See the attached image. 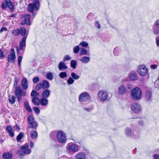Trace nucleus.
<instances>
[{
	"mask_svg": "<svg viewBox=\"0 0 159 159\" xmlns=\"http://www.w3.org/2000/svg\"><path fill=\"white\" fill-rule=\"evenodd\" d=\"M20 33L21 35L23 36V38L21 41L19 43V48H17V51L19 50H21L25 48L26 44V41L27 37V34H26V30L25 28L21 27L20 29Z\"/></svg>",
	"mask_w": 159,
	"mask_h": 159,
	"instance_id": "1",
	"label": "nucleus"
},
{
	"mask_svg": "<svg viewBox=\"0 0 159 159\" xmlns=\"http://www.w3.org/2000/svg\"><path fill=\"white\" fill-rule=\"evenodd\" d=\"M66 151L70 154H74L78 152L80 149V147L76 144L72 143H68L66 147Z\"/></svg>",
	"mask_w": 159,
	"mask_h": 159,
	"instance_id": "2",
	"label": "nucleus"
},
{
	"mask_svg": "<svg viewBox=\"0 0 159 159\" xmlns=\"http://www.w3.org/2000/svg\"><path fill=\"white\" fill-rule=\"evenodd\" d=\"M40 7V3L39 0H33V3L28 5V10L30 12H33L34 11H38Z\"/></svg>",
	"mask_w": 159,
	"mask_h": 159,
	"instance_id": "3",
	"label": "nucleus"
},
{
	"mask_svg": "<svg viewBox=\"0 0 159 159\" xmlns=\"http://www.w3.org/2000/svg\"><path fill=\"white\" fill-rule=\"evenodd\" d=\"M142 91L139 87L134 88L131 92V96L132 98L135 100H138L140 99L142 96Z\"/></svg>",
	"mask_w": 159,
	"mask_h": 159,
	"instance_id": "4",
	"label": "nucleus"
},
{
	"mask_svg": "<svg viewBox=\"0 0 159 159\" xmlns=\"http://www.w3.org/2000/svg\"><path fill=\"white\" fill-rule=\"evenodd\" d=\"M29 145L28 144H25L24 145L21 146L20 150L18 152L20 155H27L30 154L31 150L29 148Z\"/></svg>",
	"mask_w": 159,
	"mask_h": 159,
	"instance_id": "5",
	"label": "nucleus"
},
{
	"mask_svg": "<svg viewBox=\"0 0 159 159\" xmlns=\"http://www.w3.org/2000/svg\"><path fill=\"white\" fill-rule=\"evenodd\" d=\"M15 94L17 97L19 102L22 99L21 96L26 95V92L19 87H17L15 92Z\"/></svg>",
	"mask_w": 159,
	"mask_h": 159,
	"instance_id": "6",
	"label": "nucleus"
},
{
	"mask_svg": "<svg viewBox=\"0 0 159 159\" xmlns=\"http://www.w3.org/2000/svg\"><path fill=\"white\" fill-rule=\"evenodd\" d=\"M90 98L89 94L87 92H84L82 93L79 98V100L80 102H86Z\"/></svg>",
	"mask_w": 159,
	"mask_h": 159,
	"instance_id": "7",
	"label": "nucleus"
},
{
	"mask_svg": "<svg viewBox=\"0 0 159 159\" xmlns=\"http://www.w3.org/2000/svg\"><path fill=\"white\" fill-rule=\"evenodd\" d=\"M28 121L29 124V128L33 129H35L38 126V123L35 121L34 118L31 116H29L28 118Z\"/></svg>",
	"mask_w": 159,
	"mask_h": 159,
	"instance_id": "8",
	"label": "nucleus"
},
{
	"mask_svg": "<svg viewBox=\"0 0 159 159\" xmlns=\"http://www.w3.org/2000/svg\"><path fill=\"white\" fill-rule=\"evenodd\" d=\"M138 72L140 75L144 76L148 73V69L146 68L145 65H141L138 66Z\"/></svg>",
	"mask_w": 159,
	"mask_h": 159,
	"instance_id": "9",
	"label": "nucleus"
},
{
	"mask_svg": "<svg viewBox=\"0 0 159 159\" xmlns=\"http://www.w3.org/2000/svg\"><path fill=\"white\" fill-rule=\"evenodd\" d=\"M16 59V56L14 51V49L12 48L11 52L7 56V60L9 62L14 63Z\"/></svg>",
	"mask_w": 159,
	"mask_h": 159,
	"instance_id": "10",
	"label": "nucleus"
},
{
	"mask_svg": "<svg viewBox=\"0 0 159 159\" xmlns=\"http://www.w3.org/2000/svg\"><path fill=\"white\" fill-rule=\"evenodd\" d=\"M98 98L102 102L107 100L108 96L107 93L103 90L100 91L98 94Z\"/></svg>",
	"mask_w": 159,
	"mask_h": 159,
	"instance_id": "11",
	"label": "nucleus"
},
{
	"mask_svg": "<svg viewBox=\"0 0 159 159\" xmlns=\"http://www.w3.org/2000/svg\"><path fill=\"white\" fill-rule=\"evenodd\" d=\"M57 137L58 141L61 143H64L66 140V136L63 132L60 131L57 134Z\"/></svg>",
	"mask_w": 159,
	"mask_h": 159,
	"instance_id": "12",
	"label": "nucleus"
},
{
	"mask_svg": "<svg viewBox=\"0 0 159 159\" xmlns=\"http://www.w3.org/2000/svg\"><path fill=\"white\" fill-rule=\"evenodd\" d=\"M131 109L132 111L136 113H139L141 111V107L138 103H134L131 105Z\"/></svg>",
	"mask_w": 159,
	"mask_h": 159,
	"instance_id": "13",
	"label": "nucleus"
},
{
	"mask_svg": "<svg viewBox=\"0 0 159 159\" xmlns=\"http://www.w3.org/2000/svg\"><path fill=\"white\" fill-rule=\"evenodd\" d=\"M30 14H27L26 15L24 18V20L22 21L21 24L22 25L25 24L27 25H31V22L30 21Z\"/></svg>",
	"mask_w": 159,
	"mask_h": 159,
	"instance_id": "14",
	"label": "nucleus"
},
{
	"mask_svg": "<svg viewBox=\"0 0 159 159\" xmlns=\"http://www.w3.org/2000/svg\"><path fill=\"white\" fill-rule=\"evenodd\" d=\"M21 85L24 90H27L28 88V83L27 80L26 78H23L21 81Z\"/></svg>",
	"mask_w": 159,
	"mask_h": 159,
	"instance_id": "15",
	"label": "nucleus"
},
{
	"mask_svg": "<svg viewBox=\"0 0 159 159\" xmlns=\"http://www.w3.org/2000/svg\"><path fill=\"white\" fill-rule=\"evenodd\" d=\"M118 93L121 95H123L125 94L126 92H127L128 90H127V88L125 89V88L123 85H121L118 88Z\"/></svg>",
	"mask_w": 159,
	"mask_h": 159,
	"instance_id": "16",
	"label": "nucleus"
},
{
	"mask_svg": "<svg viewBox=\"0 0 159 159\" xmlns=\"http://www.w3.org/2000/svg\"><path fill=\"white\" fill-rule=\"evenodd\" d=\"M58 67L60 71L63 70L67 69V66L65 63L63 61H61L59 63Z\"/></svg>",
	"mask_w": 159,
	"mask_h": 159,
	"instance_id": "17",
	"label": "nucleus"
},
{
	"mask_svg": "<svg viewBox=\"0 0 159 159\" xmlns=\"http://www.w3.org/2000/svg\"><path fill=\"white\" fill-rule=\"evenodd\" d=\"M86 155L83 152L78 153L75 156V159H86Z\"/></svg>",
	"mask_w": 159,
	"mask_h": 159,
	"instance_id": "18",
	"label": "nucleus"
},
{
	"mask_svg": "<svg viewBox=\"0 0 159 159\" xmlns=\"http://www.w3.org/2000/svg\"><path fill=\"white\" fill-rule=\"evenodd\" d=\"M6 130L8 133L9 135L11 137H13L14 135V131L13 130L11 127L10 126H8L6 127Z\"/></svg>",
	"mask_w": 159,
	"mask_h": 159,
	"instance_id": "19",
	"label": "nucleus"
},
{
	"mask_svg": "<svg viewBox=\"0 0 159 159\" xmlns=\"http://www.w3.org/2000/svg\"><path fill=\"white\" fill-rule=\"evenodd\" d=\"M50 91L48 89H46L42 93V98H48L50 95Z\"/></svg>",
	"mask_w": 159,
	"mask_h": 159,
	"instance_id": "20",
	"label": "nucleus"
},
{
	"mask_svg": "<svg viewBox=\"0 0 159 159\" xmlns=\"http://www.w3.org/2000/svg\"><path fill=\"white\" fill-rule=\"evenodd\" d=\"M7 6L9 8L11 11H13L14 9V5L10 0H7Z\"/></svg>",
	"mask_w": 159,
	"mask_h": 159,
	"instance_id": "21",
	"label": "nucleus"
},
{
	"mask_svg": "<svg viewBox=\"0 0 159 159\" xmlns=\"http://www.w3.org/2000/svg\"><path fill=\"white\" fill-rule=\"evenodd\" d=\"M42 84L43 89H47L50 87V84L46 80H43Z\"/></svg>",
	"mask_w": 159,
	"mask_h": 159,
	"instance_id": "22",
	"label": "nucleus"
},
{
	"mask_svg": "<svg viewBox=\"0 0 159 159\" xmlns=\"http://www.w3.org/2000/svg\"><path fill=\"white\" fill-rule=\"evenodd\" d=\"M3 157L4 159H11L12 154L9 152H5L3 154Z\"/></svg>",
	"mask_w": 159,
	"mask_h": 159,
	"instance_id": "23",
	"label": "nucleus"
},
{
	"mask_svg": "<svg viewBox=\"0 0 159 159\" xmlns=\"http://www.w3.org/2000/svg\"><path fill=\"white\" fill-rule=\"evenodd\" d=\"M129 78L131 80L134 81L137 80L138 77L136 73L131 72L130 73Z\"/></svg>",
	"mask_w": 159,
	"mask_h": 159,
	"instance_id": "24",
	"label": "nucleus"
},
{
	"mask_svg": "<svg viewBox=\"0 0 159 159\" xmlns=\"http://www.w3.org/2000/svg\"><path fill=\"white\" fill-rule=\"evenodd\" d=\"M90 59L89 57L84 56L81 58L80 60L81 62L84 63H87L89 61Z\"/></svg>",
	"mask_w": 159,
	"mask_h": 159,
	"instance_id": "25",
	"label": "nucleus"
},
{
	"mask_svg": "<svg viewBox=\"0 0 159 159\" xmlns=\"http://www.w3.org/2000/svg\"><path fill=\"white\" fill-rule=\"evenodd\" d=\"M48 100L45 98H42L40 100V104L42 106H46L48 104Z\"/></svg>",
	"mask_w": 159,
	"mask_h": 159,
	"instance_id": "26",
	"label": "nucleus"
},
{
	"mask_svg": "<svg viewBox=\"0 0 159 159\" xmlns=\"http://www.w3.org/2000/svg\"><path fill=\"white\" fill-rule=\"evenodd\" d=\"M40 100L38 98L34 97L32 99L33 103L36 106H38L40 104Z\"/></svg>",
	"mask_w": 159,
	"mask_h": 159,
	"instance_id": "27",
	"label": "nucleus"
},
{
	"mask_svg": "<svg viewBox=\"0 0 159 159\" xmlns=\"http://www.w3.org/2000/svg\"><path fill=\"white\" fill-rule=\"evenodd\" d=\"M24 106L25 108L28 111L30 112L32 111V109L29 105V102L27 100L25 101Z\"/></svg>",
	"mask_w": 159,
	"mask_h": 159,
	"instance_id": "28",
	"label": "nucleus"
},
{
	"mask_svg": "<svg viewBox=\"0 0 159 159\" xmlns=\"http://www.w3.org/2000/svg\"><path fill=\"white\" fill-rule=\"evenodd\" d=\"M89 53L88 52L87 50L84 48H81L80 54L81 55H89Z\"/></svg>",
	"mask_w": 159,
	"mask_h": 159,
	"instance_id": "29",
	"label": "nucleus"
},
{
	"mask_svg": "<svg viewBox=\"0 0 159 159\" xmlns=\"http://www.w3.org/2000/svg\"><path fill=\"white\" fill-rule=\"evenodd\" d=\"M120 50L118 47H116L113 50V53L115 56H118L120 53Z\"/></svg>",
	"mask_w": 159,
	"mask_h": 159,
	"instance_id": "30",
	"label": "nucleus"
},
{
	"mask_svg": "<svg viewBox=\"0 0 159 159\" xmlns=\"http://www.w3.org/2000/svg\"><path fill=\"white\" fill-rule=\"evenodd\" d=\"M30 135L32 138L35 139L37 137L38 134L36 131L33 130L31 131Z\"/></svg>",
	"mask_w": 159,
	"mask_h": 159,
	"instance_id": "31",
	"label": "nucleus"
},
{
	"mask_svg": "<svg viewBox=\"0 0 159 159\" xmlns=\"http://www.w3.org/2000/svg\"><path fill=\"white\" fill-rule=\"evenodd\" d=\"M12 34L15 36H18L20 34V31L19 29H15L11 31Z\"/></svg>",
	"mask_w": 159,
	"mask_h": 159,
	"instance_id": "32",
	"label": "nucleus"
},
{
	"mask_svg": "<svg viewBox=\"0 0 159 159\" xmlns=\"http://www.w3.org/2000/svg\"><path fill=\"white\" fill-rule=\"evenodd\" d=\"M153 30L155 34H159V26L154 25L153 26Z\"/></svg>",
	"mask_w": 159,
	"mask_h": 159,
	"instance_id": "33",
	"label": "nucleus"
},
{
	"mask_svg": "<svg viewBox=\"0 0 159 159\" xmlns=\"http://www.w3.org/2000/svg\"><path fill=\"white\" fill-rule=\"evenodd\" d=\"M16 98V97L14 96H9L8 99L9 102L11 104H13L15 102Z\"/></svg>",
	"mask_w": 159,
	"mask_h": 159,
	"instance_id": "34",
	"label": "nucleus"
},
{
	"mask_svg": "<svg viewBox=\"0 0 159 159\" xmlns=\"http://www.w3.org/2000/svg\"><path fill=\"white\" fill-rule=\"evenodd\" d=\"M145 97L147 100H150L152 98L151 92L149 91L146 92L145 93Z\"/></svg>",
	"mask_w": 159,
	"mask_h": 159,
	"instance_id": "35",
	"label": "nucleus"
},
{
	"mask_svg": "<svg viewBox=\"0 0 159 159\" xmlns=\"http://www.w3.org/2000/svg\"><path fill=\"white\" fill-rule=\"evenodd\" d=\"M71 77L74 80H78L80 78V76L77 75L74 72L71 73Z\"/></svg>",
	"mask_w": 159,
	"mask_h": 159,
	"instance_id": "36",
	"label": "nucleus"
},
{
	"mask_svg": "<svg viewBox=\"0 0 159 159\" xmlns=\"http://www.w3.org/2000/svg\"><path fill=\"white\" fill-rule=\"evenodd\" d=\"M77 64V62L75 60H72L70 61V66L73 69H75L76 68V66Z\"/></svg>",
	"mask_w": 159,
	"mask_h": 159,
	"instance_id": "37",
	"label": "nucleus"
},
{
	"mask_svg": "<svg viewBox=\"0 0 159 159\" xmlns=\"http://www.w3.org/2000/svg\"><path fill=\"white\" fill-rule=\"evenodd\" d=\"M46 77L47 79L50 80H52L53 77L52 74L51 72H49L47 73Z\"/></svg>",
	"mask_w": 159,
	"mask_h": 159,
	"instance_id": "38",
	"label": "nucleus"
},
{
	"mask_svg": "<svg viewBox=\"0 0 159 159\" xmlns=\"http://www.w3.org/2000/svg\"><path fill=\"white\" fill-rule=\"evenodd\" d=\"M80 50V47L79 45H77L73 49V52L75 54L78 53Z\"/></svg>",
	"mask_w": 159,
	"mask_h": 159,
	"instance_id": "39",
	"label": "nucleus"
},
{
	"mask_svg": "<svg viewBox=\"0 0 159 159\" xmlns=\"http://www.w3.org/2000/svg\"><path fill=\"white\" fill-rule=\"evenodd\" d=\"M67 76V74L66 72H61L59 74V77L61 78L62 79L66 77Z\"/></svg>",
	"mask_w": 159,
	"mask_h": 159,
	"instance_id": "40",
	"label": "nucleus"
},
{
	"mask_svg": "<svg viewBox=\"0 0 159 159\" xmlns=\"http://www.w3.org/2000/svg\"><path fill=\"white\" fill-rule=\"evenodd\" d=\"M31 96L34 97H38L39 96V93L35 90H33L31 93Z\"/></svg>",
	"mask_w": 159,
	"mask_h": 159,
	"instance_id": "41",
	"label": "nucleus"
},
{
	"mask_svg": "<svg viewBox=\"0 0 159 159\" xmlns=\"http://www.w3.org/2000/svg\"><path fill=\"white\" fill-rule=\"evenodd\" d=\"M23 136V133L21 132L20 133L19 135L17 136L16 137V140L18 142H20V140Z\"/></svg>",
	"mask_w": 159,
	"mask_h": 159,
	"instance_id": "42",
	"label": "nucleus"
},
{
	"mask_svg": "<svg viewBox=\"0 0 159 159\" xmlns=\"http://www.w3.org/2000/svg\"><path fill=\"white\" fill-rule=\"evenodd\" d=\"M80 45L83 48H87L89 45L88 43L86 42L82 41L80 43Z\"/></svg>",
	"mask_w": 159,
	"mask_h": 159,
	"instance_id": "43",
	"label": "nucleus"
},
{
	"mask_svg": "<svg viewBox=\"0 0 159 159\" xmlns=\"http://www.w3.org/2000/svg\"><path fill=\"white\" fill-rule=\"evenodd\" d=\"M42 88H43L42 84L39 83L36 85L35 89L36 90H39Z\"/></svg>",
	"mask_w": 159,
	"mask_h": 159,
	"instance_id": "44",
	"label": "nucleus"
},
{
	"mask_svg": "<svg viewBox=\"0 0 159 159\" xmlns=\"http://www.w3.org/2000/svg\"><path fill=\"white\" fill-rule=\"evenodd\" d=\"M75 81L71 77H69L67 80V82L69 84H73Z\"/></svg>",
	"mask_w": 159,
	"mask_h": 159,
	"instance_id": "45",
	"label": "nucleus"
},
{
	"mask_svg": "<svg viewBox=\"0 0 159 159\" xmlns=\"http://www.w3.org/2000/svg\"><path fill=\"white\" fill-rule=\"evenodd\" d=\"M125 134L127 136H130L131 134V132L130 129L127 128L125 130Z\"/></svg>",
	"mask_w": 159,
	"mask_h": 159,
	"instance_id": "46",
	"label": "nucleus"
},
{
	"mask_svg": "<svg viewBox=\"0 0 159 159\" xmlns=\"http://www.w3.org/2000/svg\"><path fill=\"white\" fill-rule=\"evenodd\" d=\"M7 0H5V2H3L2 5V7L3 9H5L7 6Z\"/></svg>",
	"mask_w": 159,
	"mask_h": 159,
	"instance_id": "47",
	"label": "nucleus"
},
{
	"mask_svg": "<svg viewBox=\"0 0 159 159\" xmlns=\"http://www.w3.org/2000/svg\"><path fill=\"white\" fill-rule=\"evenodd\" d=\"M71 59V57L69 55H66L64 57L63 60L65 61H69Z\"/></svg>",
	"mask_w": 159,
	"mask_h": 159,
	"instance_id": "48",
	"label": "nucleus"
},
{
	"mask_svg": "<svg viewBox=\"0 0 159 159\" xmlns=\"http://www.w3.org/2000/svg\"><path fill=\"white\" fill-rule=\"evenodd\" d=\"M22 57L21 56H20L18 58V64L19 67L21 66V63Z\"/></svg>",
	"mask_w": 159,
	"mask_h": 159,
	"instance_id": "49",
	"label": "nucleus"
},
{
	"mask_svg": "<svg viewBox=\"0 0 159 159\" xmlns=\"http://www.w3.org/2000/svg\"><path fill=\"white\" fill-rule=\"evenodd\" d=\"M39 78L38 77L36 76L33 78V82L34 83H37L39 82Z\"/></svg>",
	"mask_w": 159,
	"mask_h": 159,
	"instance_id": "50",
	"label": "nucleus"
},
{
	"mask_svg": "<svg viewBox=\"0 0 159 159\" xmlns=\"http://www.w3.org/2000/svg\"><path fill=\"white\" fill-rule=\"evenodd\" d=\"M56 134V133L55 131L52 132L50 135V138L52 139H54L55 138Z\"/></svg>",
	"mask_w": 159,
	"mask_h": 159,
	"instance_id": "51",
	"label": "nucleus"
},
{
	"mask_svg": "<svg viewBox=\"0 0 159 159\" xmlns=\"http://www.w3.org/2000/svg\"><path fill=\"white\" fill-rule=\"evenodd\" d=\"M33 110L37 114H39L40 112L39 109L38 107H34L33 108Z\"/></svg>",
	"mask_w": 159,
	"mask_h": 159,
	"instance_id": "52",
	"label": "nucleus"
},
{
	"mask_svg": "<svg viewBox=\"0 0 159 159\" xmlns=\"http://www.w3.org/2000/svg\"><path fill=\"white\" fill-rule=\"evenodd\" d=\"M127 88V90H128V91L130 90H131L132 88V85L130 84H128L125 88V89Z\"/></svg>",
	"mask_w": 159,
	"mask_h": 159,
	"instance_id": "53",
	"label": "nucleus"
},
{
	"mask_svg": "<svg viewBox=\"0 0 159 159\" xmlns=\"http://www.w3.org/2000/svg\"><path fill=\"white\" fill-rule=\"evenodd\" d=\"M18 84V80L17 77H16L14 80V87H16Z\"/></svg>",
	"mask_w": 159,
	"mask_h": 159,
	"instance_id": "54",
	"label": "nucleus"
},
{
	"mask_svg": "<svg viewBox=\"0 0 159 159\" xmlns=\"http://www.w3.org/2000/svg\"><path fill=\"white\" fill-rule=\"evenodd\" d=\"M4 57V54L3 51L0 49V59H3Z\"/></svg>",
	"mask_w": 159,
	"mask_h": 159,
	"instance_id": "55",
	"label": "nucleus"
},
{
	"mask_svg": "<svg viewBox=\"0 0 159 159\" xmlns=\"http://www.w3.org/2000/svg\"><path fill=\"white\" fill-rule=\"evenodd\" d=\"M157 67V66L156 65H152L150 66V68L153 69H155Z\"/></svg>",
	"mask_w": 159,
	"mask_h": 159,
	"instance_id": "56",
	"label": "nucleus"
},
{
	"mask_svg": "<svg viewBox=\"0 0 159 159\" xmlns=\"http://www.w3.org/2000/svg\"><path fill=\"white\" fill-rule=\"evenodd\" d=\"M96 26L97 27V28L98 29H100L101 28V25L99 23L98 21H96Z\"/></svg>",
	"mask_w": 159,
	"mask_h": 159,
	"instance_id": "57",
	"label": "nucleus"
},
{
	"mask_svg": "<svg viewBox=\"0 0 159 159\" xmlns=\"http://www.w3.org/2000/svg\"><path fill=\"white\" fill-rule=\"evenodd\" d=\"M7 30V29L6 27H3L1 28L0 30V33H1L3 31H6Z\"/></svg>",
	"mask_w": 159,
	"mask_h": 159,
	"instance_id": "58",
	"label": "nucleus"
},
{
	"mask_svg": "<svg viewBox=\"0 0 159 159\" xmlns=\"http://www.w3.org/2000/svg\"><path fill=\"white\" fill-rule=\"evenodd\" d=\"M153 157L154 159H159V155L155 154L154 155Z\"/></svg>",
	"mask_w": 159,
	"mask_h": 159,
	"instance_id": "59",
	"label": "nucleus"
},
{
	"mask_svg": "<svg viewBox=\"0 0 159 159\" xmlns=\"http://www.w3.org/2000/svg\"><path fill=\"white\" fill-rule=\"evenodd\" d=\"M154 25L159 26V19L157 20L155 22Z\"/></svg>",
	"mask_w": 159,
	"mask_h": 159,
	"instance_id": "60",
	"label": "nucleus"
},
{
	"mask_svg": "<svg viewBox=\"0 0 159 159\" xmlns=\"http://www.w3.org/2000/svg\"><path fill=\"white\" fill-rule=\"evenodd\" d=\"M156 42L157 45L159 47V37L157 38V39H156Z\"/></svg>",
	"mask_w": 159,
	"mask_h": 159,
	"instance_id": "61",
	"label": "nucleus"
},
{
	"mask_svg": "<svg viewBox=\"0 0 159 159\" xmlns=\"http://www.w3.org/2000/svg\"><path fill=\"white\" fill-rule=\"evenodd\" d=\"M138 125L139 126H142L143 125V122L142 121H139Z\"/></svg>",
	"mask_w": 159,
	"mask_h": 159,
	"instance_id": "62",
	"label": "nucleus"
},
{
	"mask_svg": "<svg viewBox=\"0 0 159 159\" xmlns=\"http://www.w3.org/2000/svg\"><path fill=\"white\" fill-rule=\"evenodd\" d=\"M30 146L31 148H33L34 146V144L32 142H30Z\"/></svg>",
	"mask_w": 159,
	"mask_h": 159,
	"instance_id": "63",
	"label": "nucleus"
},
{
	"mask_svg": "<svg viewBox=\"0 0 159 159\" xmlns=\"http://www.w3.org/2000/svg\"><path fill=\"white\" fill-rule=\"evenodd\" d=\"M93 15V14L92 13H89L87 16V18L88 19H89V17Z\"/></svg>",
	"mask_w": 159,
	"mask_h": 159,
	"instance_id": "64",
	"label": "nucleus"
}]
</instances>
